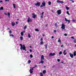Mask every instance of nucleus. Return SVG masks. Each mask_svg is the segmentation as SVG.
<instances>
[{
	"label": "nucleus",
	"instance_id": "obj_20",
	"mask_svg": "<svg viewBox=\"0 0 76 76\" xmlns=\"http://www.w3.org/2000/svg\"><path fill=\"white\" fill-rule=\"evenodd\" d=\"M40 45H42V44H44V42H40Z\"/></svg>",
	"mask_w": 76,
	"mask_h": 76
},
{
	"label": "nucleus",
	"instance_id": "obj_4",
	"mask_svg": "<svg viewBox=\"0 0 76 76\" xmlns=\"http://www.w3.org/2000/svg\"><path fill=\"white\" fill-rule=\"evenodd\" d=\"M61 28V29H65V25H64V24L63 23L62 24Z\"/></svg>",
	"mask_w": 76,
	"mask_h": 76
},
{
	"label": "nucleus",
	"instance_id": "obj_2",
	"mask_svg": "<svg viewBox=\"0 0 76 76\" xmlns=\"http://www.w3.org/2000/svg\"><path fill=\"white\" fill-rule=\"evenodd\" d=\"M34 4L36 6H38V7L40 6V5H41V2H37V3H35Z\"/></svg>",
	"mask_w": 76,
	"mask_h": 76
},
{
	"label": "nucleus",
	"instance_id": "obj_19",
	"mask_svg": "<svg viewBox=\"0 0 76 76\" xmlns=\"http://www.w3.org/2000/svg\"><path fill=\"white\" fill-rule=\"evenodd\" d=\"M28 37H29V38H31V35H30V34H28Z\"/></svg>",
	"mask_w": 76,
	"mask_h": 76
},
{
	"label": "nucleus",
	"instance_id": "obj_35",
	"mask_svg": "<svg viewBox=\"0 0 76 76\" xmlns=\"http://www.w3.org/2000/svg\"><path fill=\"white\" fill-rule=\"evenodd\" d=\"M8 16H10V12L8 13Z\"/></svg>",
	"mask_w": 76,
	"mask_h": 76
},
{
	"label": "nucleus",
	"instance_id": "obj_63",
	"mask_svg": "<svg viewBox=\"0 0 76 76\" xmlns=\"http://www.w3.org/2000/svg\"><path fill=\"white\" fill-rule=\"evenodd\" d=\"M63 45H61V47H63Z\"/></svg>",
	"mask_w": 76,
	"mask_h": 76
},
{
	"label": "nucleus",
	"instance_id": "obj_6",
	"mask_svg": "<svg viewBox=\"0 0 76 76\" xmlns=\"http://www.w3.org/2000/svg\"><path fill=\"white\" fill-rule=\"evenodd\" d=\"M55 54H56V53H50L49 54V55L51 56H54L55 55Z\"/></svg>",
	"mask_w": 76,
	"mask_h": 76
},
{
	"label": "nucleus",
	"instance_id": "obj_43",
	"mask_svg": "<svg viewBox=\"0 0 76 76\" xmlns=\"http://www.w3.org/2000/svg\"><path fill=\"white\" fill-rule=\"evenodd\" d=\"M40 17L41 18H42H42H43V15H42Z\"/></svg>",
	"mask_w": 76,
	"mask_h": 76
},
{
	"label": "nucleus",
	"instance_id": "obj_26",
	"mask_svg": "<svg viewBox=\"0 0 76 76\" xmlns=\"http://www.w3.org/2000/svg\"><path fill=\"white\" fill-rule=\"evenodd\" d=\"M21 36H23V32H21Z\"/></svg>",
	"mask_w": 76,
	"mask_h": 76
},
{
	"label": "nucleus",
	"instance_id": "obj_52",
	"mask_svg": "<svg viewBox=\"0 0 76 76\" xmlns=\"http://www.w3.org/2000/svg\"><path fill=\"white\" fill-rule=\"evenodd\" d=\"M71 38H72V39H75V37H71Z\"/></svg>",
	"mask_w": 76,
	"mask_h": 76
},
{
	"label": "nucleus",
	"instance_id": "obj_32",
	"mask_svg": "<svg viewBox=\"0 0 76 76\" xmlns=\"http://www.w3.org/2000/svg\"><path fill=\"white\" fill-rule=\"evenodd\" d=\"M30 58H32V57H33V56H32V54L30 55Z\"/></svg>",
	"mask_w": 76,
	"mask_h": 76
},
{
	"label": "nucleus",
	"instance_id": "obj_17",
	"mask_svg": "<svg viewBox=\"0 0 76 76\" xmlns=\"http://www.w3.org/2000/svg\"><path fill=\"white\" fill-rule=\"evenodd\" d=\"M46 73V71L45 70H44L43 71V74H45Z\"/></svg>",
	"mask_w": 76,
	"mask_h": 76
},
{
	"label": "nucleus",
	"instance_id": "obj_50",
	"mask_svg": "<svg viewBox=\"0 0 76 76\" xmlns=\"http://www.w3.org/2000/svg\"><path fill=\"white\" fill-rule=\"evenodd\" d=\"M53 32H57V31L56 30H53Z\"/></svg>",
	"mask_w": 76,
	"mask_h": 76
},
{
	"label": "nucleus",
	"instance_id": "obj_13",
	"mask_svg": "<svg viewBox=\"0 0 76 76\" xmlns=\"http://www.w3.org/2000/svg\"><path fill=\"white\" fill-rule=\"evenodd\" d=\"M65 52L66 50H64V51L63 52V54H64V55H66V54H67V53H65Z\"/></svg>",
	"mask_w": 76,
	"mask_h": 76
},
{
	"label": "nucleus",
	"instance_id": "obj_22",
	"mask_svg": "<svg viewBox=\"0 0 76 76\" xmlns=\"http://www.w3.org/2000/svg\"><path fill=\"white\" fill-rule=\"evenodd\" d=\"M66 10H69V7H66Z\"/></svg>",
	"mask_w": 76,
	"mask_h": 76
},
{
	"label": "nucleus",
	"instance_id": "obj_10",
	"mask_svg": "<svg viewBox=\"0 0 76 76\" xmlns=\"http://www.w3.org/2000/svg\"><path fill=\"white\" fill-rule=\"evenodd\" d=\"M44 2L42 3V5L43 6H45V3L44 2V1H43Z\"/></svg>",
	"mask_w": 76,
	"mask_h": 76
},
{
	"label": "nucleus",
	"instance_id": "obj_36",
	"mask_svg": "<svg viewBox=\"0 0 76 76\" xmlns=\"http://www.w3.org/2000/svg\"><path fill=\"white\" fill-rule=\"evenodd\" d=\"M40 41L42 42L43 41V39H42V38H41L40 39Z\"/></svg>",
	"mask_w": 76,
	"mask_h": 76
},
{
	"label": "nucleus",
	"instance_id": "obj_62",
	"mask_svg": "<svg viewBox=\"0 0 76 76\" xmlns=\"http://www.w3.org/2000/svg\"><path fill=\"white\" fill-rule=\"evenodd\" d=\"M30 48H32V46H30Z\"/></svg>",
	"mask_w": 76,
	"mask_h": 76
},
{
	"label": "nucleus",
	"instance_id": "obj_9",
	"mask_svg": "<svg viewBox=\"0 0 76 76\" xmlns=\"http://www.w3.org/2000/svg\"><path fill=\"white\" fill-rule=\"evenodd\" d=\"M41 60H44V55H42L41 56Z\"/></svg>",
	"mask_w": 76,
	"mask_h": 76
},
{
	"label": "nucleus",
	"instance_id": "obj_58",
	"mask_svg": "<svg viewBox=\"0 0 76 76\" xmlns=\"http://www.w3.org/2000/svg\"><path fill=\"white\" fill-rule=\"evenodd\" d=\"M2 2H3V1H0V3H2Z\"/></svg>",
	"mask_w": 76,
	"mask_h": 76
},
{
	"label": "nucleus",
	"instance_id": "obj_37",
	"mask_svg": "<svg viewBox=\"0 0 76 76\" xmlns=\"http://www.w3.org/2000/svg\"><path fill=\"white\" fill-rule=\"evenodd\" d=\"M66 13L68 14V15H70V14L69 13V11H67Z\"/></svg>",
	"mask_w": 76,
	"mask_h": 76
},
{
	"label": "nucleus",
	"instance_id": "obj_28",
	"mask_svg": "<svg viewBox=\"0 0 76 76\" xmlns=\"http://www.w3.org/2000/svg\"><path fill=\"white\" fill-rule=\"evenodd\" d=\"M40 76H43V74H42V72L40 73Z\"/></svg>",
	"mask_w": 76,
	"mask_h": 76
},
{
	"label": "nucleus",
	"instance_id": "obj_38",
	"mask_svg": "<svg viewBox=\"0 0 76 76\" xmlns=\"http://www.w3.org/2000/svg\"><path fill=\"white\" fill-rule=\"evenodd\" d=\"M4 14L5 15H7V13H6V12H4Z\"/></svg>",
	"mask_w": 76,
	"mask_h": 76
},
{
	"label": "nucleus",
	"instance_id": "obj_53",
	"mask_svg": "<svg viewBox=\"0 0 76 76\" xmlns=\"http://www.w3.org/2000/svg\"><path fill=\"white\" fill-rule=\"evenodd\" d=\"M44 12H42V15H44Z\"/></svg>",
	"mask_w": 76,
	"mask_h": 76
},
{
	"label": "nucleus",
	"instance_id": "obj_27",
	"mask_svg": "<svg viewBox=\"0 0 76 76\" xmlns=\"http://www.w3.org/2000/svg\"><path fill=\"white\" fill-rule=\"evenodd\" d=\"M45 48L46 49H47V45L46 44L45 45Z\"/></svg>",
	"mask_w": 76,
	"mask_h": 76
},
{
	"label": "nucleus",
	"instance_id": "obj_24",
	"mask_svg": "<svg viewBox=\"0 0 76 76\" xmlns=\"http://www.w3.org/2000/svg\"><path fill=\"white\" fill-rule=\"evenodd\" d=\"M48 4L49 5H51V1H49L48 2Z\"/></svg>",
	"mask_w": 76,
	"mask_h": 76
},
{
	"label": "nucleus",
	"instance_id": "obj_61",
	"mask_svg": "<svg viewBox=\"0 0 76 76\" xmlns=\"http://www.w3.org/2000/svg\"><path fill=\"white\" fill-rule=\"evenodd\" d=\"M48 26V25H47V24H46L45 26H46V27H47Z\"/></svg>",
	"mask_w": 76,
	"mask_h": 76
},
{
	"label": "nucleus",
	"instance_id": "obj_18",
	"mask_svg": "<svg viewBox=\"0 0 76 76\" xmlns=\"http://www.w3.org/2000/svg\"><path fill=\"white\" fill-rule=\"evenodd\" d=\"M20 39L21 41H22V40H23V37L22 36L20 37Z\"/></svg>",
	"mask_w": 76,
	"mask_h": 76
},
{
	"label": "nucleus",
	"instance_id": "obj_15",
	"mask_svg": "<svg viewBox=\"0 0 76 76\" xmlns=\"http://www.w3.org/2000/svg\"><path fill=\"white\" fill-rule=\"evenodd\" d=\"M58 42H60V43L61 42V40H60V38L58 39Z\"/></svg>",
	"mask_w": 76,
	"mask_h": 76
},
{
	"label": "nucleus",
	"instance_id": "obj_55",
	"mask_svg": "<svg viewBox=\"0 0 76 76\" xmlns=\"http://www.w3.org/2000/svg\"><path fill=\"white\" fill-rule=\"evenodd\" d=\"M32 50L30 49V52H32Z\"/></svg>",
	"mask_w": 76,
	"mask_h": 76
},
{
	"label": "nucleus",
	"instance_id": "obj_51",
	"mask_svg": "<svg viewBox=\"0 0 76 76\" xmlns=\"http://www.w3.org/2000/svg\"><path fill=\"white\" fill-rule=\"evenodd\" d=\"M34 66H35V67H37V65L35 64V65H34Z\"/></svg>",
	"mask_w": 76,
	"mask_h": 76
},
{
	"label": "nucleus",
	"instance_id": "obj_59",
	"mask_svg": "<svg viewBox=\"0 0 76 76\" xmlns=\"http://www.w3.org/2000/svg\"><path fill=\"white\" fill-rule=\"evenodd\" d=\"M52 39H53V38H54V36H52Z\"/></svg>",
	"mask_w": 76,
	"mask_h": 76
},
{
	"label": "nucleus",
	"instance_id": "obj_16",
	"mask_svg": "<svg viewBox=\"0 0 76 76\" xmlns=\"http://www.w3.org/2000/svg\"><path fill=\"white\" fill-rule=\"evenodd\" d=\"M13 7L14 8V9H16V6H15V4H13Z\"/></svg>",
	"mask_w": 76,
	"mask_h": 76
},
{
	"label": "nucleus",
	"instance_id": "obj_34",
	"mask_svg": "<svg viewBox=\"0 0 76 76\" xmlns=\"http://www.w3.org/2000/svg\"><path fill=\"white\" fill-rule=\"evenodd\" d=\"M40 63H42V64H43V63H44V61L42 60L40 61Z\"/></svg>",
	"mask_w": 76,
	"mask_h": 76
},
{
	"label": "nucleus",
	"instance_id": "obj_8",
	"mask_svg": "<svg viewBox=\"0 0 76 76\" xmlns=\"http://www.w3.org/2000/svg\"><path fill=\"white\" fill-rule=\"evenodd\" d=\"M11 24L12 26H14L15 25V23H14V22H12L11 23Z\"/></svg>",
	"mask_w": 76,
	"mask_h": 76
},
{
	"label": "nucleus",
	"instance_id": "obj_54",
	"mask_svg": "<svg viewBox=\"0 0 76 76\" xmlns=\"http://www.w3.org/2000/svg\"><path fill=\"white\" fill-rule=\"evenodd\" d=\"M74 42H75L76 43V40H74Z\"/></svg>",
	"mask_w": 76,
	"mask_h": 76
},
{
	"label": "nucleus",
	"instance_id": "obj_48",
	"mask_svg": "<svg viewBox=\"0 0 76 76\" xmlns=\"http://www.w3.org/2000/svg\"><path fill=\"white\" fill-rule=\"evenodd\" d=\"M65 21H67V20H68L67 19V18H65Z\"/></svg>",
	"mask_w": 76,
	"mask_h": 76
},
{
	"label": "nucleus",
	"instance_id": "obj_46",
	"mask_svg": "<svg viewBox=\"0 0 76 76\" xmlns=\"http://www.w3.org/2000/svg\"><path fill=\"white\" fill-rule=\"evenodd\" d=\"M64 36H67V34L65 33V34H64Z\"/></svg>",
	"mask_w": 76,
	"mask_h": 76
},
{
	"label": "nucleus",
	"instance_id": "obj_3",
	"mask_svg": "<svg viewBox=\"0 0 76 76\" xmlns=\"http://www.w3.org/2000/svg\"><path fill=\"white\" fill-rule=\"evenodd\" d=\"M57 13L58 15H60L61 13V10H59L57 11Z\"/></svg>",
	"mask_w": 76,
	"mask_h": 76
},
{
	"label": "nucleus",
	"instance_id": "obj_1",
	"mask_svg": "<svg viewBox=\"0 0 76 76\" xmlns=\"http://www.w3.org/2000/svg\"><path fill=\"white\" fill-rule=\"evenodd\" d=\"M19 45L20 46H21L20 50H25V51L26 50V47H25V45H23V46L22 45L20 44H19Z\"/></svg>",
	"mask_w": 76,
	"mask_h": 76
},
{
	"label": "nucleus",
	"instance_id": "obj_44",
	"mask_svg": "<svg viewBox=\"0 0 76 76\" xmlns=\"http://www.w3.org/2000/svg\"><path fill=\"white\" fill-rule=\"evenodd\" d=\"M57 61H58L59 62V61H60V59H58L57 60Z\"/></svg>",
	"mask_w": 76,
	"mask_h": 76
},
{
	"label": "nucleus",
	"instance_id": "obj_7",
	"mask_svg": "<svg viewBox=\"0 0 76 76\" xmlns=\"http://www.w3.org/2000/svg\"><path fill=\"white\" fill-rule=\"evenodd\" d=\"M69 56L71 58H73L74 56L73 54H71V53H69Z\"/></svg>",
	"mask_w": 76,
	"mask_h": 76
},
{
	"label": "nucleus",
	"instance_id": "obj_60",
	"mask_svg": "<svg viewBox=\"0 0 76 76\" xmlns=\"http://www.w3.org/2000/svg\"><path fill=\"white\" fill-rule=\"evenodd\" d=\"M23 32V33H25V31H23V32Z\"/></svg>",
	"mask_w": 76,
	"mask_h": 76
},
{
	"label": "nucleus",
	"instance_id": "obj_12",
	"mask_svg": "<svg viewBox=\"0 0 76 76\" xmlns=\"http://www.w3.org/2000/svg\"><path fill=\"white\" fill-rule=\"evenodd\" d=\"M73 54L74 56H76V51L74 52Z\"/></svg>",
	"mask_w": 76,
	"mask_h": 76
},
{
	"label": "nucleus",
	"instance_id": "obj_29",
	"mask_svg": "<svg viewBox=\"0 0 76 76\" xmlns=\"http://www.w3.org/2000/svg\"><path fill=\"white\" fill-rule=\"evenodd\" d=\"M60 3L63 4V3H64V2H63V1H60Z\"/></svg>",
	"mask_w": 76,
	"mask_h": 76
},
{
	"label": "nucleus",
	"instance_id": "obj_33",
	"mask_svg": "<svg viewBox=\"0 0 76 76\" xmlns=\"http://www.w3.org/2000/svg\"><path fill=\"white\" fill-rule=\"evenodd\" d=\"M55 26H56V27H57V23H56L55 24Z\"/></svg>",
	"mask_w": 76,
	"mask_h": 76
},
{
	"label": "nucleus",
	"instance_id": "obj_21",
	"mask_svg": "<svg viewBox=\"0 0 76 76\" xmlns=\"http://www.w3.org/2000/svg\"><path fill=\"white\" fill-rule=\"evenodd\" d=\"M35 31H39V29H38V28H36L35 29Z\"/></svg>",
	"mask_w": 76,
	"mask_h": 76
},
{
	"label": "nucleus",
	"instance_id": "obj_31",
	"mask_svg": "<svg viewBox=\"0 0 76 76\" xmlns=\"http://www.w3.org/2000/svg\"><path fill=\"white\" fill-rule=\"evenodd\" d=\"M10 37H14V35L13 34H10Z\"/></svg>",
	"mask_w": 76,
	"mask_h": 76
},
{
	"label": "nucleus",
	"instance_id": "obj_56",
	"mask_svg": "<svg viewBox=\"0 0 76 76\" xmlns=\"http://www.w3.org/2000/svg\"><path fill=\"white\" fill-rule=\"evenodd\" d=\"M30 22H32V20L31 19H30Z\"/></svg>",
	"mask_w": 76,
	"mask_h": 76
},
{
	"label": "nucleus",
	"instance_id": "obj_25",
	"mask_svg": "<svg viewBox=\"0 0 76 76\" xmlns=\"http://www.w3.org/2000/svg\"><path fill=\"white\" fill-rule=\"evenodd\" d=\"M31 61L30 60H28V64H29L30 63H31Z\"/></svg>",
	"mask_w": 76,
	"mask_h": 76
},
{
	"label": "nucleus",
	"instance_id": "obj_30",
	"mask_svg": "<svg viewBox=\"0 0 76 76\" xmlns=\"http://www.w3.org/2000/svg\"><path fill=\"white\" fill-rule=\"evenodd\" d=\"M3 10V7H1V8H0V10Z\"/></svg>",
	"mask_w": 76,
	"mask_h": 76
},
{
	"label": "nucleus",
	"instance_id": "obj_5",
	"mask_svg": "<svg viewBox=\"0 0 76 76\" xmlns=\"http://www.w3.org/2000/svg\"><path fill=\"white\" fill-rule=\"evenodd\" d=\"M32 15H33L32 17V18H33L35 19V18H36V15H35V14L34 13H32Z\"/></svg>",
	"mask_w": 76,
	"mask_h": 76
},
{
	"label": "nucleus",
	"instance_id": "obj_57",
	"mask_svg": "<svg viewBox=\"0 0 76 76\" xmlns=\"http://www.w3.org/2000/svg\"><path fill=\"white\" fill-rule=\"evenodd\" d=\"M42 36H43V37H45V34H42Z\"/></svg>",
	"mask_w": 76,
	"mask_h": 76
},
{
	"label": "nucleus",
	"instance_id": "obj_39",
	"mask_svg": "<svg viewBox=\"0 0 76 76\" xmlns=\"http://www.w3.org/2000/svg\"><path fill=\"white\" fill-rule=\"evenodd\" d=\"M59 54L60 55L61 54H62V52L61 51H60L59 53Z\"/></svg>",
	"mask_w": 76,
	"mask_h": 76
},
{
	"label": "nucleus",
	"instance_id": "obj_64",
	"mask_svg": "<svg viewBox=\"0 0 76 76\" xmlns=\"http://www.w3.org/2000/svg\"><path fill=\"white\" fill-rule=\"evenodd\" d=\"M72 3H74L75 2V1H72Z\"/></svg>",
	"mask_w": 76,
	"mask_h": 76
},
{
	"label": "nucleus",
	"instance_id": "obj_49",
	"mask_svg": "<svg viewBox=\"0 0 76 76\" xmlns=\"http://www.w3.org/2000/svg\"><path fill=\"white\" fill-rule=\"evenodd\" d=\"M67 21H68L69 23H70V20H68Z\"/></svg>",
	"mask_w": 76,
	"mask_h": 76
},
{
	"label": "nucleus",
	"instance_id": "obj_40",
	"mask_svg": "<svg viewBox=\"0 0 76 76\" xmlns=\"http://www.w3.org/2000/svg\"><path fill=\"white\" fill-rule=\"evenodd\" d=\"M57 3H60V1L57 0Z\"/></svg>",
	"mask_w": 76,
	"mask_h": 76
},
{
	"label": "nucleus",
	"instance_id": "obj_14",
	"mask_svg": "<svg viewBox=\"0 0 76 76\" xmlns=\"http://www.w3.org/2000/svg\"><path fill=\"white\" fill-rule=\"evenodd\" d=\"M30 18L28 17V20H27V22L28 23H29V22H30Z\"/></svg>",
	"mask_w": 76,
	"mask_h": 76
},
{
	"label": "nucleus",
	"instance_id": "obj_23",
	"mask_svg": "<svg viewBox=\"0 0 76 76\" xmlns=\"http://www.w3.org/2000/svg\"><path fill=\"white\" fill-rule=\"evenodd\" d=\"M26 28H27V26H25L24 27V29H26Z\"/></svg>",
	"mask_w": 76,
	"mask_h": 76
},
{
	"label": "nucleus",
	"instance_id": "obj_42",
	"mask_svg": "<svg viewBox=\"0 0 76 76\" xmlns=\"http://www.w3.org/2000/svg\"><path fill=\"white\" fill-rule=\"evenodd\" d=\"M43 6H44L42 5H41L40 6V7L41 8V7H43Z\"/></svg>",
	"mask_w": 76,
	"mask_h": 76
},
{
	"label": "nucleus",
	"instance_id": "obj_41",
	"mask_svg": "<svg viewBox=\"0 0 76 76\" xmlns=\"http://www.w3.org/2000/svg\"><path fill=\"white\" fill-rule=\"evenodd\" d=\"M5 2L7 1V2H9V0H5Z\"/></svg>",
	"mask_w": 76,
	"mask_h": 76
},
{
	"label": "nucleus",
	"instance_id": "obj_47",
	"mask_svg": "<svg viewBox=\"0 0 76 76\" xmlns=\"http://www.w3.org/2000/svg\"><path fill=\"white\" fill-rule=\"evenodd\" d=\"M76 21V20H72V22H75Z\"/></svg>",
	"mask_w": 76,
	"mask_h": 76
},
{
	"label": "nucleus",
	"instance_id": "obj_11",
	"mask_svg": "<svg viewBox=\"0 0 76 76\" xmlns=\"http://www.w3.org/2000/svg\"><path fill=\"white\" fill-rule=\"evenodd\" d=\"M29 71L30 73H33V71H32L31 69H30V70H29Z\"/></svg>",
	"mask_w": 76,
	"mask_h": 76
},
{
	"label": "nucleus",
	"instance_id": "obj_45",
	"mask_svg": "<svg viewBox=\"0 0 76 76\" xmlns=\"http://www.w3.org/2000/svg\"><path fill=\"white\" fill-rule=\"evenodd\" d=\"M9 32L10 34H12V31L11 30H10L9 31Z\"/></svg>",
	"mask_w": 76,
	"mask_h": 76
}]
</instances>
